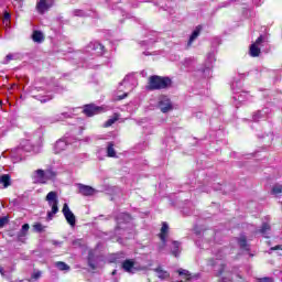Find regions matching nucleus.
Segmentation results:
<instances>
[{
    "mask_svg": "<svg viewBox=\"0 0 282 282\" xmlns=\"http://www.w3.org/2000/svg\"><path fill=\"white\" fill-rule=\"evenodd\" d=\"M268 116V109L265 110H258L257 112L253 113L252 120L253 122H259L260 120H263Z\"/></svg>",
    "mask_w": 282,
    "mask_h": 282,
    "instance_id": "19",
    "label": "nucleus"
},
{
    "mask_svg": "<svg viewBox=\"0 0 282 282\" xmlns=\"http://www.w3.org/2000/svg\"><path fill=\"white\" fill-rule=\"evenodd\" d=\"M44 175H45L46 182H47L50 180H54V177H56L57 173H56V171L48 169V170L44 171Z\"/></svg>",
    "mask_w": 282,
    "mask_h": 282,
    "instance_id": "26",
    "label": "nucleus"
},
{
    "mask_svg": "<svg viewBox=\"0 0 282 282\" xmlns=\"http://www.w3.org/2000/svg\"><path fill=\"white\" fill-rule=\"evenodd\" d=\"M72 147V139L69 137H64L58 139L54 144V153H63V151H67Z\"/></svg>",
    "mask_w": 282,
    "mask_h": 282,
    "instance_id": "5",
    "label": "nucleus"
},
{
    "mask_svg": "<svg viewBox=\"0 0 282 282\" xmlns=\"http://www.w3.org/2000/svg\"><path fill=\"white\" fill-rule=\"evenodd\" d=\"M133 265H135V262H133V260H124L122 262V268L124 272H129L130 274L133 273Z\"/></svg>",
    "mask_w": 282,
    "mask_h": 282,
    "instance_id": "20",
    "label": "nucleus"
},
{
    "mask_svg": "<svg viewBox=\"0 0 282 282\" xmlns=\"http://www.w3.org/2000/svg\"><path fill=\"white\" fill-rule=\"evenodd\" d=\"M107 156L116 158V149H113V142H109L107 147Z\"/></svg>",
    "mask_w": 282,
    "mask_h": 282,
    "instance_id": "25",
    "label": "nucleus"
},
{
    "mask_svg": "<svg viewBox=\"0 0 282 282\" xmlns=\"http://www.w3.org/2000/svg\"><path fill=\"white\" fill-rule=\"evenodd\" d=\"M159 109H161L162 113H169V111H173V104L171 99L167 97H162L159 101Z\"/></svg>",
    "mask_w": 282,
    "mask_h": 282,
    "instance_id": "12",
    "label": "nucleus"
},
{
    "mask_svg": "<svg viewBox=\"0 0 282 282\" xmlns=\"http://www.w3.org/2000/svg\"><path fill=\"white\" fill-rule=\"evenodd\" d=\"M32 39H33L34 43H43L45 37L43 36V32L34 31L32 34Z\"/></svg>",
    "mask_w": 282,
    "mask_h": 282,
    "instance_id": "23",
    "label": "nucleus"
},
{
    "mask_svg": "<svg viewBox=\"0 0 282 282\" xmlns=\"http://www.w3.org/2000/svg\"><path fill=\"white\" fill-rule=\"evenodd\" d=\"M101 108L97 107L94 104L86 105L84 107V113L88 116V118H91V116H96V113H100Z\"/></svg>",
    "mask_w": 282,
    "mask_h": 282,
    "instance_id": "15",
    "label": "nucleus"
},
{
    "mask_svg": "<svg viewBox=\"0 0 282 282\" xmlns=\"http://www.w3.org/2000/svg\"><path fill=\"white\" fill-rule=\"evenodd\" d=\"M45 200L47 202L48 206L52 208L51 212H47L46 221H52V219H54V215L58 213V193L50 192L46 195Z\"/></svg>",
    "mask_w": 282,
    "mask_h": 282,
    "instance_id": "3",
    "label": "nucleus"
},
{
    "mask_svg": "<svg viewBox=\"0 0 282 282\" xmlns=\"http://www.w3.org/2000/svg\"><path fill=\"white\" fill-rule=\"evenodd\" d=\"M282 193V185H274L272 188V194L273 195H281Z\"/></svg>",
    "mask_w": 282,
    "mask_h": 282,
    "instance_id": "37",
    "label": "nucleus"
},
{
    "mask_svg": "<svg viewBox=\"0 0 282 282\" xmlns=\"http://www.w3.org/2000/svg\"><path fill=\"white\" fill-rule=\"evenodd\" d=\"M33 228L35 232H43V230H45V227L40 223L35 224Z\"/></svg>",
    "mask_w": 282,
    "mask_h": 282,
    "instance_id": "38",
    "label": "nucleus"
},
{
    "mask_svg": "<svg viewBox=\"0 0 282 282\" xmlns=\"http://www.w3.org/2000/svg\"><path fill=\"white\" fill-rule=\"evenodd\" d=\"M86 50L96 56H102L105 54V46L100 42H90Z\"/></svg>",
    "mask_w": 282,
    "mask_h": 282,
    "instance_id": "7",
    "label": "nucleus"
},
{
    "mask_svg": "<svg viewBox=\"0 0 282 282\" xmlns=\"http://www.w3.org/2000/svg\"><path fill=\"white\" fill-rule=\"evenodd\" d=\"M220 282H226L225 280H221Z\"/></svg>",
    "mask_w": 282,
    "mask_h": 282,
    "instance_id": "55",
    "label": "nucleus"
},
{
    "mask_svg": "<svg viewBox=\"0 0 282 282\" xmlns=\"http://www.w3.org/2000/svg\"><path fill=\"white\" fill-rule=\"evenodd\" d=\"M184 67H193L195 65V58L187 57L183 61Z\"/></svg>",
    "mask_w": 282,
    "mask_h": 282,
    "instance_id": "33",
    "label": "nucleus"
},
{
    "mask_svg": "<svg viewBox=\"0 0 282 282\" xmlns=\"http://www.w3.org/2000/svg\"><path fill=\"white\" fill-rule=\"evenodd\" d=\"M138 87V79L134 75H127L123 80L119 84L118 94L116 100H124L129 96V91H133Z\"/></svg>",
    "mask_w": 282,
    "mask_h": 282,
    "instance_id": "1",
    "label": "nucleus"
},
{
    "mask_svg": "<svg viewBox=\"0 0 282 282\" xmlns=\"http://www.w3.org/2000/svg\"><path fill=\"white\" fill-rule=\"evenodd\" d=\"M62 213H63L67 224H69V226H72V228H74V226H76V216L74 215L72 209H69V205H67V203L64 204Z\"/></svg>",
    "mask_w": 282,
    "mask_h": 282,
    "instance_id": "8",
    "label": "nucleus"
},
{
    "mask_svg": "<svg viewBox=\"0 0 282 282\" xmlns=\"http://www.w3.org/2000/svg\"><path fill=\"white\" fill-rule=\"evenodd\" d=\"M29 230H30V225L24 224L21 230L18 232V241H21V243H25V237H28Z\"/></svg>",
    "mask_w": 282,
    "mask_h": 282,
    "instance_id": "16",
    "label": "nucleus"
},
{
    "mask_svg": "<svg viewBox=\"0 0 282 282\" xmlns=\"http://www.w3.org/2000/svg\"><path fill=\"white\" fill-rule=\"evenodd\" d=\"M55 267H56L57 270H61L62 272H65V271L69 272V265L65 262H61V261L56 262Z\"/></svg>",
    "mask_w": 282,
    "mask_h": 282,
    "instance_id": "29",
    "label": "nucleus"
},
{
    "mask_svg": "<svg viewBox=\"0 0 282 282\" xmlns=\"http://www.w3.org/2000/svg\"><path fill=\"white\" fill-rule=\"evenodd\" d=\"M74 15H75V17H83V15H84V12L80 11V10H75V11H74Z\"/></svg>",
    "mask_w": 282,
    "mask_h": 282,
    "instance_id": "45",
    "label": "nucleus"
},
{
    "mask_svg": "<svg viewBox=\"0 0 282 282\" xmlns=\"http://www.w3.org/2000/svg\"><path fill=\"white\" fill-rule=\"evenodd\" d=\"M273 250H282V246H281V245H278V246H275V247H272V248L270 249V252H273Z\"/></svg>",
    "mask_w": 282,
    "mask_h": 282,
    "instance_id": "46",
    "label": "nucleus"
},
{
    "mask_svg": "<svg viewBox=\"0 0 282 282\" xmlns=\"http://www.w3.org/2000/svg\"><path fill=\"white\" fill-rule=\"evenodd\" d=\"M117 273H118V271H117V270H113V271H112V276H116Z\"/></svg>",
    "mask_w": 282,
    "mask_h": 282,
    "instance_id": "49",
    "label": "nucleus"
},
{
    "mask_svg": "<svg viewBox=\"0 0 282 282\" xmlns=\"http://www.w3.org/2000/svg\"><path fill=\"white\" fill-rule=\"evenodd\" d=\"M149 0H141L142 3L148 2Z\"/></svg>",
    "mask_w": 282,
    "mask_h": 282,
    "instance_id": "53",
    "label": "nucleus"
},
{
    "mask_svg": "<svg viewBox=\"0 0 282 282\" xmlns=\"http://www.w3.org/2000/svg\"><path fill=\"white\" fill-rule=\"evenodd\" d=\"M152 270L155 273V276L160 279V281H169V279H171V273L164 270L162 265H159L158 268H154Z\"/></svg>",
    "mask_w": 282,
    "mask_h": 282,
    "instance_id": "14",
    "label": "nucleus"
},
{
    "mask_svg": "<svg viewBox=\"0 0 282 282\" xmlns=\"http://www.w3.org/2000/svg\"><path fill=\"white\" fill-rule=\"evenodd\" d=\"M42 142L41 137H39L36 144H34L31 140H25L21 143L20 149H22V153L23 151L26 153H39L41 151Z\"/></svg>",
    "mask_w": 282,
    "mask_h": 282,
    "instance_id": "4",
    "label": "nucleus"
},
{
    "mask_svg": "<svg viewBox=\"0 0 282 282\" xmlns=\"http://www.w3.org/2000/svg\"><path fill=\"white\" fill-rule=\"evenodd\" d=\"M178 274H180V276H188L187 281H191V272H188V270L180 269Z\"/></svg>",
    "mask_w": 282,
    "mask_h": 282,
    "instance_id": "35",
    "label": "nucleus"
},
{
    "mask_svg": "<svg viewBox=\"0 0 282 282\" xmlns=\"http://www.w3.org/2000/svg\"><path fill=\"white\" fill-rule=\"evenodd\" d=\"M53 246H61L59 241L53 240Z\"/></svg>",
    "mask_w": 282,
    "mask_h": 282,
    "instance_id": "48",
    "label": "nucleus"
},
{
    "mask_svg": "<svg viewBox=\"0 0 282 282\" xmlns=\"http://www.w3.org/2000/svg\"><path fill=\"white\" fill-rule=\"evenodd\" d=\"M172 254H174V257H178V254H180V242L178 241L172 242Z\"/></svg>",
    "mask_w": 282,
    "mask_h": 282,
    "instance_id": "32",
    "label": "nucleus"
},
{
    "mask_svg": "<svg viewBox=\"0 0 282 282\" xmlns=\"http://www.w3.org/2000/svg\"><path fill=\"white\" fill-rule=\"evenodd\" d=\"M234 100H236L237 102H246V100H248V93H236V95L234 96Z\"/></svg>",
    "mask_w": 282,
    "mask_h": 282,
    "instance_id": "21",
    "label": "nucleus"
},
{
    "mask_svg": "<svg viewBox=\"0 0 282 282\" xmlns=\"http://www.w3.org/2000/svg\"><path fill=\"white\" fill-rule=\"evenodd\" d=\"M33 98H35V100H40V102H50V100H52V96L47 95V96H41V95H34Z\"/></svg>",
    "mask_w": 282,
    "mask_h": 282,
    "instance_id": "31",
    "label": "nucleus"
},
{
    "mask_svg": "<svg viewBox=\"0 0 282 282\" xmlns=\"http://www.w3.org/2000/svg\"><path fill=\"white\" fill-rule=\"evenodd\" d=\"M262 43H268V37L260 35L256 42L253 44L250 45L249 48V54L250 56H252L253 58H257V56H259V54H261V44Z\"/></svg>",
    "mask_w": 282,
    "mask_h": 282,
    "instance_id": "6",
    "label": "nucleus"
},
{
    "mask_svg": "<svg viewBox=\"0 0 282 282\" xmlns=\"http://www.w3.org/2000/svg\"><path fill=\"white\" fill-rule=\"evenodd\" d=\"M8 221H10L8 216L1 217L0 218V228H3L6 225H8Z\"/></svg>",
    "mask_w": 282,
    "mask_h": 282,
    "instance_id": "39",
    "label": "nucleus"
},
{
    "mask_svg": "<svg viewBox=\"0 0 282 282\" xmlns=\"http://www.w3.org/2000/svg\"><path fill=\"white\" fill-rule=\"evenodd\" d=\"M254 6H259L258 0H253Z\"/></svg>",
    "mask_w": 282,
    "mask_h": 282,
    "instance_id": "50",
    "label": "nucleus"
},
{
    "mask_svg": "<svg viewBox=\"0 0 282 282\" xmlns=\"http://www.w3.org/2000/svg\"><path fill=\"white\" fill-rule=\"evenodd\" d=\"M143 54H144L145 56H149V53H148V52H143Z\"/></svg>",
    "mask_w": 282,
    "mask_h": 282,
    "instance_id": "52",
    "label": "nucleus"
},
{
    "mask_svg": "<svg viewBox=\"0 0 282 282\" xmlns=\"http://www.w3.org/2000/svg\"><path fill=\"white\" fill-rule=\"evenodd\" d=\"M237 87H239V82H232V83H231V89H232V91H235V89H237Z\"/></svg>",
    "mask_w": 282,
    "mask_h": 282,
    "instance_id": "44",
    "label": "nucleus"
},
{
    "mask_svg": "<svg viewBox=\"0 0 282 282\" xmlns=\"http://www.w3.org/2000/svg\"><path fill=\"white\" fill-rule=\"evenodd\" d=\"M259 232L260 235H263V237L268 238V235H270V225L268 223H264Z\"/></svg>",
    "mask_w": 282,
    "mask_h": 282,
    "instance_id": "28",
    "label": "nucleus"
},
{
    "mask_svg": "<svg viewBox=\"0 0 282 282\" xmlns=\"http://www.w3.org/2000/svg\"><path fill=\"white\" fill-rule=\"evenodd\" d=\"M65 118H69V115L67 112H63L61 115H57L55 117V122H61L62 120H65Z\"/></svg>",
    "mask_w": 282,
    "mask_h": 282,
    "instance_id": "34",
    "label": "nucleus"
},
{
    "mask_svg": "<svg viewBox=\"0 0 282 282\" xmlns=\"http://www.w3.org/2000/svg\"><path fill=\"white\" fill-rule=\"evenodd\" d=\"M31 178L33 181V184H47V178L45 177V171L43 170H35Z\"/></svg>",
    "mask_w": 282,
    "mask_h": 282,
    "instance_id": "10",
    "label": "nucleus"
},
{
    "mask_svg": "<svg viewBox=\"0 0 282 282\" xmlns=\"http://www.w3.org/2000/svg\"><path fill=\"white\" fill-rule=\"evenodd\" d=\"M78 194L83 195L84 197H91L94 193H96V189L91 186L84 185V184H77Z\"/></svg>",
    "mask_w": 282,
    "mask_h": 282,
    "instance_id": "13",
    "label": "nucleus"
},
{
    "mask_svg": "<svg viewBox=\"0 0 282 282\" xmlns=\"http://www.w3.org/2000/svg\"><path fill=\"white\" fill-rule=\"evenodd\" d=\"M171 85H173L171 78L153 75L149 78L148 89L151 91L155 89H167V87H171Z\"/></svg>",
    "mask_w": 282,
    "mask_h": 282,
    "instance_id": "2",
    "label": "nucleus"
},
{
    "mask_svg": "<svg viewBox=\"0 0 282 282\" xmlns=\"http://www.w3.org/2000/svg\"><path fill=\"white\" fill-rule=\"evenodd\" d=\"M0 273L3 274V269L0 268Z\"/></svg>",
    "mask_w": 282,
    "mask_h": 282,
    "instance_id": "54",
    "label": "nucleus"
},
{
    "mask_svg": "<svg viewBox=\"0 0 282 282\" xmlns=\"http://www.w3.org/2000/svg\"><path fill=\"white\" fill-rule=\"evenodd\" d=\"M199 32H200V29L199 28H196L192 35L189 36V40L187 42V47H191V45H193V43L195 42V40L197 39V36H199Z\"/></svg>",
    "mask_w": 282,
    "mask_h": 282,
    "instance_id": "22",
    "label": "nucleus"
},
{
    "mask_svg": "<svg viewBox=\"0 0 282 282\" xmlns=\"http://www.w3.org/2000/svg\"><path fill=\"white\" fill-rule=\"evenodd\" d=\"M12 184L10 174H3L0 176V188H8Z\"/></svg>",
    "mask_w": 282,
    "mask_h": 282,
    "instance_id": "18",
    "label": "nucleus"
},
{
    "mask_svg": "<svg viewBox=\"0 0 282 282\" xmlns=\"http://www.w3.org/2000/svg\"><path fill=\"white\" fill-rule=\"evenodd\" d=\"M159 237L162 243L166 245V237H169V224L166 223L162 224L161 232L159 234Z\"/></svg>",
    "mask_w": 282,
    "mask_h": 282,
    "instance_id": "17",
    "label": "nucleus"
},
{
    "mask_svg": "<svg viewBox=\"0 0 282 282\" xmlns=\"http://www.w3.org/2000/svg\"><path fill=\"white\" fill-rule=\"evenodd\" d=\"M116 122H118V117H112L105 122L104 127H111V124H115Z\"/></svg>",
    "mask_w": 282,
    "mask_h": 282,
    "instance_id": "36",
    "label": "nucleus"
},
{
    "mask_svg": "<svg viewBox=\"0 0 282 282\" xmlns=\"http://www.w3.org/2000/svg\"><path fill=\"white\" fill-rule=\"evenodd\" d=\"M238 243L240 248H243L245 250H250V248H248V240L246 239V236H241L240 238H238Z\"/></svg>",
    "mask_w": 282,
    "mask_h": 282,
    "instance_id": "30",
    "label": "nucleus"
},
{
    "mask_svg": "<svg viewBox=\"0 0 282 282\" xmlns=\"http://www.w3.org/2000/svg\"><path fill=\"white\" fill-rule=\"evenodd\" d=\"M4 21H10V13L4 12Z\"/></svg>",
    "mask_w": 282,
    "mask_h": 282,
    "instance_id": "47",
    "label": "nucleus"
},
{
    "mask_svg": "<svg viewBox=\"0 0 282 282\" xmlns=\"http://www.w3.org/2000/svg\"><path fill=\"white\" fill-rule=\"evenodd\" d=\"M259 282H274L272 278H260Z\"/></svg>",
    "mask_w": 282,
    "mask_h": 282,
    "instance_id": "41",
    "label": "nucleus"
},
{
    "mask_svg": "<svg viewBox=\"0 0 282 282\" xmlns=\"http://www.w3.org/2000/svg\"><path fill=\"white\" fill-rule=\"evenodd\" d=\"M54 6V0H40L36 3V10L40 14H45Z\"/></svg>",
    "mask_w": 282,
    "mask_h": 282,
    "instance_id": "11",
    "label": "nucleus"
},
{
    "mask_svg": "<svg viewBox=\"0 0 282 282\" xmlns=\"http://www.w3.org/2000/svg\"><path fill=\"white\" fill-rule=\"evenodd\" d=\"M223 271H224V267H221V268L219 269V274H221Z\"/></svg>",
    "mask_w": 282,
    "mask_h": 282,
    "instance_id": "51",
    "label": "nucleus"
},
{
    "mask_svg": "<svg viewBox=\"0 0 282 282\" xmlns=\"http://www.w3.org/2000/svg\"><path fill=\"white\" fill-rule=\"evenodd\" d=\"M6 61H7V63H10V61H14V54H8L6 56Z\"/></svg>",
    "mask_w": 282,
    "mask_h": 282,
    "instance_id": "42",
    "label": "nucleus"
},
{
    "mask_svg": "<svg viewBox=\"0 0 282 282\" xmlns=\"http://www.w3.org/2000/svg\"><path fill=\"white\" fill-rule=\"evenodd\" d=\"M131 220V215L129 214H120L119 217L117 218L118 224H122V221H126L127 224H129V221Z\"/></svg>",
    "mask_w": 282,
    "mask_h": 282,
    "instance_id": "27",
    "label": "nucleus"
},
{
    "mask_svg": "<svg viewBox=\"0 0 282 282\" xmlns=\"http://www.w3.org/2000/svg\"><path fill=\"white\" fill-rule=\"evenodd\" d=\"M207 61H208L209 65H208V67L203 69V74H206V72H208V74H210V65H213V63H215V55L213 53H209L207 56Z\"/></svg>",
    "mask_w": 282,
    "mask_h": 282,
    "instance_id": "24",
    "label": "nucleus"
},
{
    "mask_svg": "<svg viewBox=\"0 0 282 282\" xmlns=\"http://www.w3.org/2000/svg\"><path fill=\"white\" fill-rule=\"evenodd\" d=\"M42 274L43 273L41 271H35L32 273L31 279H41Z\"/></svg>",
    "mask_w": 282,
    "mask_h": 282,
    "instance_id": "40",
    "label": "nucleus"
},
{
    "mask_svg": "<svg viewBox=\"0 0 282 282\" xmlns=\"http://www.w3.org/2000/svg\"><path fill=\"white\" fill-rule=\"evenodd\" d=\"M88 265L91 268V270H96V263H94L91 259H88Z\"/></svg>",
    "mask_w": 282,
    "mask_h": 282,
    "instance_id": "43",
    "label": "nucleus"
},
{
    "mask_svg": "<svg viewBox=\"0 0 282 282\" xmlns=\"http://www.w3.org/2000/svg\"><path fill=\"white\" fill-rule=\"evenodd\" d=\"M2 158H11L15 162H19V160H23V149L15 148L9 151V154L8 151H6L4 153H2Z\"/></svg>",
    "mask_w": 282,
    "mask_h": 282,
    "instance_id": "9",
    "label": "nucleus"
}]
</instances>
